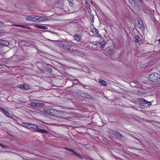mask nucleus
Segmentation results:
<instances>
[{"instance_id": "nucleus-6", "label": "nucleus", "mask_w": 160, "mask_h": 160, "mask_svg": "<svg viewBox=\"0 0 160 160\" xmlns=\"http://www.w3.org/2000/svg\"><path fill=\"white\" fill-rule=\"evenodd\" d=\"M60 46L62 48L64 49L69 50L71 47V45L70 43L69 42H66L63 43H61Z\"/></svg>"}, {"instance_id": "nucleus-33", "label": "nucleus", "mask_w": 160, "mask_h": 160, "mask_svg": "<svg viewBox=\"0 0 160 160\" xmlns=\"http://www.w3.org/2000/svg\"><path fill=\"white\" fill-rule=\"evenodd\" d=\"M129 3H130L131 5H132L133 3V0H128Z\"/></svg>"}, {"instance_id": "nucleus-20", "label": "nucleus", "mask_w": 160, "mask_h": 160, "mask_svg": "<svg viewBox=\"0 0 160 160\" xmlns=\"http://www.w3.org/2000/svg\"><path fill=\"white\" fill-rule=\"evenodd\" d=\"M68 2L70 5L71 7H73L74 6V3L73 0H68Z\"/></svg>"}, {"instance_id": "nucleus-32", "label": "nucleus", "mask_w": 160, "mask_h": 160, "mask_svg": "<svg viewBox=\"0 0 160 160\" xmlns=\"http://www.w3.org/2000/svg\"><path fill=\"white\" fill-rule=\"evenodd\" d=\"M48 70L50 72H52V68H49L48 69Z\"/></svg>"}, {"instance_id": "nucleus-24", "label": "nucleus", "mask_w": 160, "mask_h": 160, "mask_svg": "<svg viewBox=\"0 0 160 160\" xmlns=\"http://www.w3.org/2000/svg\"><path fill=\"white\" fill-rule=\"evenodd\" d=\"M75 156L76 157H78L81 160H82L83 159V157L82 156L80 155L77 153Z\"/></svg>"}, {"instance_id": "nucleus-18", "label": "nucleus", "mask_w": 160, "mask_h": 160, "mask_svg": "<svg viewBox=\"0 0 160 160\" xmlns=\"http://www.w3.org/2000/svg\"><path fill=\"white\" fill-rule=\"evenodd\" d=\"M91 27H92L95 30V33L96 34H97V36L98 37H101V35H100V34L98 33L99 31L98 30L94 27V25H93L92 26H91Z\"/></svg>"}, {"instance_id": "nucleus-14", "label": "nucleus", "mask_w": 160, "mask_h": 160, "mask_svg": "<svg viewBox=\"0 0 160 160\" xmlns=\"http://www.w3.org/2000/svg\"><path fill=\"white\" fill-rule=\"evenodd\" d=\"M106 41L103 38H102L100 39V44L101 45V47H102L106 43Z\"/></svg>"}, {"instance_id": "nucleus-23", "label": "nucleus", "mask_w": 160, "mask_h": 160, "mask_svg": "<svg viewBox=\"0 0 160 160\" xmlns=\"http://www.w3.org/2000/svg\"><path fill=\"white\" fill-rule=\"evenodd\" d=\"M108 52L109 54L112 55L114 53V52L113 50L109 49L108 51Z\"/></svg>"}, {"instance_id": "nucleus-37", "label": "nucleus", "mask_w": 160, "mask_h": 160, "mask_svg": "<svg viewBox=\"0 0 160 160\" xmlns=\"http://www.w3.org/2000/svg\"><path fill=\"white\" fill-rule=\"evenodd\" d=\"M0 145L2 147H4V145H3V144H0Z\"/></svg>"}, {"instance_id": "nucleus-21", "label": "nucleus", "mask_w": 160, "mask_h": 160, "mask_svg": "<svg viewBox=\"0 0 160 160\" xmlns=\"http://www.w3.org/2000/svg\"><path fill=\"white\" fill-rule=\"evenodd\" d=\"M135 42L136 43H138L139 41V37L138 35H136L135 37Z\"/></svg>"}, {"instance_id": "nucleus-4", "label": "nucleus", "mask_w": 160, "mask_h": 160, "mask_svg": "<svg viewBox=\"0 0 160 160\" xmlns=\"http://www.w3.org/2000/svg\"><path fill=\"white\" fill-rule=\"evenodd\" d=\"M45 112L52 115L57 116L59 113L60 111L53 109L51 108H48L44 110Z\"/></svg>"}, {"instance_id": "nucleus-12", "label": "nucleus", "mask_w": 160, "mask_h": 160, "mask_svg": "<svg viewBox=\"0 0 160 160\" xmlns=\"http://www.w3.org/2000/svg\"><path fill=\"white\" fill-rule=\"evenodd\" d=\"M5 115L6 116L11 118H13L15 117L13 112H11L10 113L8 111H7V112H6V113L5 114Z\"/></svg>"}, {"instance_id": "nucleus-25", "label": "nucleus", "mask_w": 160, "mask_h": 160, "mask_svg": "<svg viewBox=\"0 0 160 160\" xmlns=\"http://www.w3.org/2000/svg\"><path fill=\"white\" fill-rule=\"evenodd\" d=\"M142 8H143V10H144V12H145V10H146V9H148V7L146 5H142Z\"/></svg>"}, {"instance_id": "nucleus-11", "label": "nucleus", "mask_w": 160, "mask_h": 160, "mask_svg": "<svg viewBox=\"0 0 160 160\" xmlns=\"http://www.w3.org/2000/svg\"><path fill=\"white\" fill-rule=\"evenodd\" d=\"M34 27L36 28H40L42 29L46 30L48 29V27L46 26H42L39 25H35Z\"/></svg>"}, {"instance_id": "nucleus-10", "label": "nucleus", "mask_w": 160, "mask_h": 160, "mask_svg": "<svg viewBox=\"0 0 160 160\" xmlns=\"http://www.w3.org/2000/svg\"><path fill=\"white\" fill-rule=\"evenodd\" d=\"M31 105L33 107H38L40 106H42L43 104L42 103L36 102H31L30 103Z\"/></svg>"}, {"instance_id": "nucleus-30", "label": "nucleus", "mask_w": 160, "mask_h": 160, "mask_svg": "<svg viewBox=\"0 0 160 160\" xmlns=\"http://www.w3.org/2000/svg\"><path fill=\"white\" fill-rule=\"evenodd\" d=\"M90 18L91 19H92V22H94V16L92 14H91L90 15Z\"/></svg>"}, {"instance_id": "nucleus-27", "label": "nucleus", "mask_w": 160, "mask_h": 160, "mask_svg": "<svg viewBox=\"0 0 160 160\" xmlns=\"http://www.w3.org/2000/svg\"><path fill=\"white\" fill-rule=\"evenodd\" d=\"M0 110L2 111V112L4 114V115L6 113V112L7 111L2 108H0Z\"/></svg>"}, {"instance_id": "nucleus-28", "label": "nucleus", "mask_w": 160, "mask_h": 160, "mask_svg": "<svg viewBox=\"0 0 160 160\" xmlns=\"http://www.w3.org/2000/svg\"><path fill=\"white\" fill-rule=\"evenodd\" d=\"M87 8H90V5L89 3H88L87 2H85Z\"/></svg>"}, {"instance_id": "nucleus-1", "label": "nucleus", "mask_w": 160, "mask_h": 160, "mask_svg": "<svg viewBox=\"0 0 160 160\" xmlns=\"http://www.w3.org/2000/svg\"><path fill=\"white\" fill-rule=\"evenodd\" d=\"M22 125L29 129H34L35 130V132H38L42 134L48 133V132L44 129L39 128L38 126L35 124L30 123H26L23 122L22 123Z\"/></svg>"}, {"instance_id": "nucleus-2", "label": "nucleus", "mask_w": 160, "mask_h": 160, "mask_svg": "<svg viewBox=\"0 0 160 160\" xmlns=\"http://www.w3.org/2000/svg\"><path fill=\"white\" fill-rule=\"evenodd\" d=\"M26 19L34 22H38L47 21L48 19L46 17L43 16L33 15L27 16L26 18Z\"/></svg>"}, {"instance_id": "nucleus-34", "label": "nucleus", "mask_w": 160, "mask_h": 160, "mask_svg": "<svg viewBox=\"0 0 160 160\" xmlns=\"http://www.w3.org/2000/svg\"><path fill=\"white\" fill-rule=\"evenodd\" d=\"M3 25L4 23L0 21V27L2 26Z\"/></svg>"}, {"instance_id": "nucleus-22", "label": "nucleus", "mask_w": 160, "mask_h": 160, "mask_svg": "<svg viewBox=\"0 0 160 160\" xmlns=\"http://www.w3.org/2000/svg\"><path fill=\"white\" fill-rule=\"evenodd\" d=\"M137 100L138 101L143 102V103H144L145 102H147L146 100L142 98H138Z\"/></svg>"}, {"instance_id": "nucleus-26", "label": "nucleus", "mask_w": 160, "mask_h": 160, "mask_svg": "<svg viewBox=\"0 0 160 160\" xmlns=\"http://www.w3.org/2000/svg\"><path fill=\"white\" fill-rule=\"evenodd\" d=\"M118 138H122L123 136L121 135L120 133L119 132H118L116 135Z\"/></svg>"}, {"instance_id": "nucleus-35", "label": "nucleus", "mask_w": 160, "mask_h": 160, "mask_svg": "<svg viewBox=\"0 0 160 160\" xmlns=\"http://www.w3.org/2000/svg\"><path fill=\"white\" fill-rule=\"evenodd\" d=\"M2 68L4 69H7L8 68V67L6 65H3Z\"/></svg>"}, {"instance_id": "nucleus-7", "label": "nucleus", "mask_w": 160, "mask_h": 160, "mask_svg": "<svg viewBox=\"0 0 160 160\" xmlns=\"http://www.w3.org/2000/svg\"><path fill=\"white\" fill-rule=\"evenodd\" d=\"M17 87L19 88L26 90H29L31 88L30 86L27 84L18 85Z\"/></svg>"}, {"instance_id": "nucleus-9", "label": "nucleus", "mask_w": 160, "mask_h": 160, "mask_svg": "<svg viewBox=\"0 0 160 160\" xmlns=\"http://www.w3.org/2000/svg\"><path fill=\"white\" fill-rule=\"evenodd\" d=\"M132 6L134 7V8L138 11H139L140 8L139 4L137 2H135L133 3H132Z\"/></svg>"}, {"instance_id": "nucleus-15", "label": "nucleus", "mask_w": 160, "mask_h": 160, "mask_svg": "<svg viewBox=\"0 0 160 160\" xmlns=\"http://www.w3.org/2000/svg\"><path fill=\"white\" fill-rule=\"evenodd\" d=\"M73 37L75 40L78 41H79L81 39V36L77 34H75Z\"/></svg>"}, {"instance_id": "nucleus-19", "label": "nucleus", "mask_w": 160, "mask_h": 160, "mask_svg": "<svg viewBox=\"0 0 160 160\" xmlns=\"http://www.w3.org/2000/svg\"><path fill=\"white\" fill-rule=\"evenodd\" d=\"M13 26H17V27H21V28H29V27H28L26 26H25V25H24L14 24Z\"/></svg>"}, {"instance_id": "nucleus-29", "label": "nucleus", "mask_w": 160, "mask_h": 160, "mask_svg": "<svg viewBox=\"0 0 160 160\" xmlns=\"http://www.w3.org/2000/svg\"><path fill=\"white\" fill-rule=\"evenodd\" d=\"M118 132V131H112V134L115 136L117 135V133Z\"/></svg>"}, {"instance_id": "nucleus-39", "label": "nucleus", "mask_w": 160, "mask_h": 160, "mask_svg": "<svg viewBox=\"0 0 160 160\" xmlns=\"http://www.w3.org/2000/svg\"><path fill=\"white\" fill-rule=\"evenodd\" d=\"M138 0L140 2H142L143 0Z\"/></svg>"}, {"instance_id": "nucleus-3", "label": "nucleus", "mask_w": 160, "mask_h": 160, "mask_svg": "<svg viewBox=\"0 0 160 160\" xmlns=\"http://www.w3.org/2000/svg\"><path fill=\"white\" fill-rule=\"evenodd\" d=\"M148 79L151 82H160V74L157 73H152L149 74Z\"/></svg>"}, {"instance_id": "nucleus-16", "label": "nucleus", "mask_w": 160, "mask_h": 160, "mask_svg": "<svg viewBox=\"0 0 160 160\" xmlns=\"http://www.w3.org/2000/svg\"><path fill=\"white\" fill-rule=\"evenodd\" d=\"M99 82L103 86H106L107 85V82L105 81L102 79H99Z\"/></svg>"}, {"instance_id": "nucleus-17", "label": "nucleus", "mask_w": 160, "mask_h": 160, "mask_svg": "<svg viewBox=\"0 0 160 160\" xmlns=\"http://www.w3.org/2000/svg\"><path fill=\"white\" fill-rule=\"evenodd\" d=\"M137 26L139 28H142L143 25L142 22L140 21H138Z\"/></svg>"}, {"instance_id": "nucleus-38", "label": "nucleus", "mask_w": 160, "mask_h": 160, "mask_svg": "<svg viewBox=\"0 0 160 160\" xmlns=\"http://www.w3.org/2000/svg\"><path fill=\"white\" fill-rule=\"evenodd\" d=\"M158 44H160V39H158Z\"/></svg>"}, {"instance_id": "nucleus-36", "label": "nucleus", "mask_w": 160, "mask_h": 160, "mask_svg": "<svg viewBox=\"0 0 160 160\" xmlns=\"http://www.w3.org/2000/svg\"><path fill=\"white\" fill-rule=\"evenodd\" d=\"M74 51L75 52H79V51L77 49L74 50Z\"/></svg>"}, {"instance_id": "nucleus-31", "label": "nucleus", "mask_w": 160, "mask_h": 160, "mask_svg": "<svg viewBox=\"0 0 160 160\" xmlns=\"http://www.w3.org/2000/svg\"><path fill=\"white\" fill-rule=\"evenodd\" d=\"M147 103V105L149 106H150L151 105V103L150 102H148L147 101V102H145L144 104Z\"/></svg>"}, {"instance_id": "nucleus-5", "label": "nucleus", "mask_w": 160, "mask_h": 160, "mask_svg": "<svg viewBox=\"0 0 160 160\" xmlns=\"http://www.w3.org/2000/svg\"><path fill=\"white\" fill-rule=\"evenodd\" d=\"M76 93L78 94L80 96L88 99H91L92 98V96L88 93L84 92L82 91H78Z\"/></svg>"}, {"instance_id": "nucleus-13", "label": "nucleus", "mask_w": 160, "mask_h": 160, "mask_svg": "<svg viewBox=\"0 0 160 160\" xmlns=\"http://www.w3.org/2000/svg\"><path fill=\"white\" fill-rule=\"evenodd\" d=\"M64 148L65 150H68L69 152H71V154H73V155H74L75 156H76V154L77 153L75 152L74 150H73L72 149H69L68 148H66V147Z\"/></svg>"}, {"instance_id": "nucleus-8", "label": "nucleus", "mask_w": 160, "mask_h": 160, "mask_svg": "<svg viewBox=\"0 0 160 160\" xmlns=\"http://www.w3.org/2000/svg\"><path fill=\"white\" fill-rule=\"evenodd\" d=\"M0 44L2 45L8 46L9 45V43L8 41L5 40H0Z\"/></svg>"}]
</instances>
